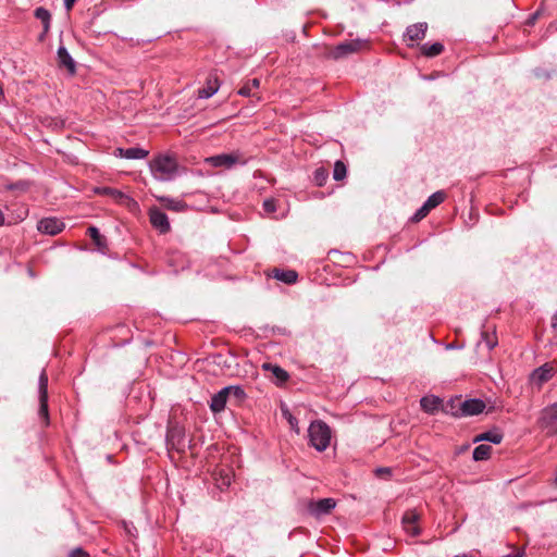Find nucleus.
Segmentation results:
<instances>
[{"label":"nucleus","instance_id":"nucleus-1","mask_svg":"<svg viewBox=\"0 0 557 557\" xmlns=\"http://www.w3.org/2000/svg\"><path fill=\"white\" fill-rule=\"evenodd\" d=\"M150 171L153 177L161 182H169L176 177L178 165L175 158L160 154L150 161Z\"/></svg>","mask_w":557,"mask_h":557},{"label":"nucleus","instance_id":"nucleus-2","mask_svg":"<svg viewBox=\"0 0 557 557\" xmlns=\"http://www.w3.org/2000/svg\"><path fill=\"white\" fill-rule=\"evenodd\" d=\"M308 437L312 447L318 451H324L331 442V429L325 422L315 420L309 425Z\"/></svg>","mask_w":557,"mask_h":557},{"label":"nucleus","instance_id":"nucleus-3","mask_svg":"<svg viewBox=\"0 0 557 557\" xmlns=\"http://www.w3.org/2000/svg\"><path fill=\"white\" fill-rule=\"evenodd\" d=\"M537 426L546 436H557V403L550 404L540 411Z\"/></svg>","mask_w":557,"mask_h":557},{"label":"nucleus","instance_id":"nucleus-4","mask_svg":"<svg viewBox=\"0 0 557 557\" xmlns=\"http://www.w3.org/2000/svg\"><path fill=\"white\" fill-rule=\"evenodd\" d=\"M457 401L459 405L458 410H454V401L450 404L451 414L456 417L475 416L483 412L485 409V403L479 398H471L463 401L457 399Z\"/></svg>","mask_w":557,"mask_h":557},{"label":"nucleus","instance_id":"nucleus-5","mask_svg":"<svg viewBox=\"0 0 557 557\" xmlns=\"http://www.w3.org/2000/svg\"><path fill=\"white\" fill-rule=\"evenodd\" d=\"M207 162L214 168L231 169L235 164L245 165L247 163V159L243 156V153L236 151L232 153L212 156L207 159Z\"/></svg>","mask_w":557,"mask_h":557},{"label":"nucleus","instance_id":"nucleus-6","mask_svg":"<svg viewBox=\"0 0 557 557\" xmlns=\"http://www.w3.org/2000/svg\"><path fill=\"white\" fill-rule=\"evenodd\" d=\"M166 448L183 451L185 448V432L181 426H169L166 431Z\"/></svg>","mask_w":557,"mask_h":557},{"label":"nucleus","instance_id":"nucleus-7","mask_svg":"<svg viewBox=\"0 0 557 557\" xmlns=\"http://www.w3.org/2000/svg\"><path fill=\"white\" fill-rule=\"evenodd\" d=\"M557 367L555 362H546L532 371L530 380L533 384L542 386L555 375Z\"/></svg>","mask_w":557,"mask_h":557},{"label":"nucleus","instance_id":"nucleus-8","mask_svg":"<svg viewBox=\"0 0 557 557\" xmlns=\"http://www.w3.org/2000/svg\"><path fill=\"white\" fill-rule=\"evenodd\" d=\"M65 227V224L57 218H44L37 223V230L50 236L60 234Z\"/></svg>","mask_w":557,"mask_h":557},{"label":"nucleus","instance_id":"nucleus-9","mask_svg":"<svg viewBox=\"0 0 557 557\" xmlns=\"http://www.w3.org/2000/svg\"><path fill=\"white\" fill-rule=\"evenodd\" d=\"M419 518V513L416 509L405 511L401 518V524L407 534L418 536L421 533V529L418 525Z\"/></svg>","mask_w":557,"mask_h":557},{"label":"nucleus","instance_id":"nucleus-10","mask_svg":"<svg viewBox=\"0 0 557 557\" xmlns=\"http://www.w3.org/2000/svg\"><path fill=\"white\" fill-rule=\"evenodd\" d=\"M149 220L151 225L161 234H166L171 230L168 215L159 208H151L149 210Z\"/></svg>","mask_w":557,"mask_h":557},{"label":"nucleus","instance_id":"nucleus-11","mask_svg":"<svg viewBox=\"0 0 557 557\" xmlns=\"http://www.w3.org/2000/svg\"><path fill=\"white\" fill-rule=\"evenodd\" d=\"M363 45H364V41H362L360 39L343 41L334 48L333 58L339 59V58H344L350 53L357 52L361 49V47Z\"/></svg>","mask_w":557,"mask_h":557},{"label":"nucleus","instance_id":"nucleus-12","mask_svg":"<svg viewBox=\"0 0 557 557\" xmlns=\"http://www.w3.org/2000/svg\"><path fill=\"white\" fill-rule=\"evenodd\" d=\"M335 506L336 502L333 498H321L309 504V511L315 517H321L329 515Z\"/></svg>","mask_w":557,"mask_h":557},{"label":"nucleus","instance_id":"nucleus-13","mask_svg":"<svg viewBox=\"0 0 557 557\" xmlns=\"http://www.w3.org/2000/svg\"><path fill=\"white\" fill-rule=\"evenodd\" d=\"M428 30V23L420 22L417 24L409 25L404 34L405 40L419 41L424 39Z\"/></svg>","mask_w":557,"mask_h":557},{"label":"nucleus","instance_id":"nucleus-14","mask_svg":"<svg viewBox=\"0 0 557 557\" xmlns=\"http://www.w3.org/2000/svg\"><path fill=\"white\" fill-rule=\"evenodd\" d=\"M230 397V388L223 387L211 397L210 409L213 413L222 412L225 409Z\"/></svg>","mask_w":557,"mask_h":557},{"label":"nucleus","instance_id":"nucleus-15","mask_svg":"<svg viewBox=\"0 0 557 557\" xmlns=\"http://www.w3.org/2000/svg\"><path fill=\"white\" fill-rule=\"evenodd\" d=\"M58 64L60 67H65L71 75L76 72V64L67 49L64 46L58 48Z\"/></svg>","mask_w":557,"mask_h":557},{"label":"nucleus","instance_id":"nucleus-16","mask_svg":"<svg viewBox=\"0 0 557 557\" xmlns=\"http://www.w3.org/2000/svg\"><path fill=\"white\" fill-rule=\"evenodd\" d=\"M504 438V434L497 428L483 432L473 438V443L490 442L493 444H500Z\"/></svg>","mask_w":557,"mask_h":557},{"label":"nucleus","instance_id":"nucleus-17","mask_svg":"<svg viewBox=\"0 0 557 557\" xmlns=\"http://www.w3.org/2000/svg\"><path fill=\"white\" fill-rule=\"evenodd\" d=\"M87 235L92 239L94 244L99 251L106 252L108 249V242L104 235L100 234L96 226H89L87 228Z\"/></svg>","mask_w":557,"mask_h":557},{"label":"nucleus","instance_id":"nucleus-18","mask_svg":"<svg viewBox=\"0 0 557 557\" xmlns=\"http://www.w3.org/2000/svg\"><path fill=\"white\" fill-rule=\"evenodd\" d=\"M420 405H421V408L423 409V411L428 412V413H435L436 411H438L441 405H442V399L437 396H424L420 399Z\"/></svg>","mask_w":557,"mask_h":557},{"label":"nucleus","instance_id":"nucleus-19","mask_svg":"<svg viewBox=\"0 0 557 557\" xmlns=\"http://www.w3.org/2000/svg\"><path fill=\"white\" fill-rule=\"evenodd\" d=\"M219 82L216 77H209L206 86L198 89V97L200 99H208L216 94L219 90Z\"/></svg>","mask_w":557,"mask_h":557},{"label":"nucleus","instance_id":"nucleus-20","mask_svg":"<svg viewBox=\"0 0 557 557\" xmlns=\"http://www.w3.org/2000/svg\"><path fill=\"white\" fill-rule=\"evenodd\" d=\"M159 201L162 203V206L171 211L174 212H183L187 209V205L185 201L180 199H174L170 197H159Z\"/></svg>","mask_w":557,"mask_h":557},{"label":"nucleus","instance_id":"nucleus-21","mask_svg":"<svg viewBox=\"0 0 557 557\" xmlns=\"http://www.w3.org/2000/svg\"><path fill=\"white\" fill-rule=\"evenodd\" d=\"M34 15L37 20H39L42 23L44 32H42V35L40 36V39H42L44 36L50 29L51 14L47 9H45L42 7H38L35 9Z\"/></svg>","mask_w":557,"mask_h":557},{"label":"nucleus","instance_id":"nucleus-22","mask_svg":"<svg viewBox=\"0 0 557 557\" xmlns=\"http://www.w3.org/2000/svg\"><path fill=\"white\" fill-rule=\"evenodd\" d=\"M421 53L426 58H434L444 51V45L442 42L423 44L420 46Z\"/></svg>","mask_w":557,"mask_h":557},{"label":"nucleus","instance_id":"nucleus-23","mask_svg":"<svg viewBox=\"0 0 557 557\" xmlns=\"http://www.w3.org/2000/svg\"><path fill=\"white\" fill-rule=\"evenodd\" d=\"M95 193L101 196H109L119 202H123L124 199L128 198L123 191L108 186L97 187Z\"/></svg>","mask_w":557,"mask_h":557},{"label":"nucleus","instance_id":"nucleus-24","mask_svg":"<svg viewBox=\"0 0 557 557\" xmlns=\"http://www.w3.org/2000/svg\"><path fill=\"white\" fill-rule=\"evenodd\" d=\"M273 276L286 284H294L296 283L298 278V274L294 270H282V269H274Z\"/></svg>","mask_w":557,"mask_h":557},{"label":"nucleus","instance_id":"nucleus-25","mask_svg":"<svg viewBox=\"0 0 557 557\" xmlns=\"http://www.w3.org/2000/svg\"><path fill=\"white\" fill-rule=\"evenodd\" d=\"M492 446L487 444H480L473 450L472 458L474 461H483L490 458Z\"/></svg>","mask_w":557,"mask_h":557},{"label":"nucleus","instance_id":"nucleus-26","mask_svg":"<svg viewBox=\"0 0 557 557\" xmlns=\"http://www.w3.org/2000/svg\"><path fill=\"white\" fill-rule=\"evenodd\" d=\"M446 198V194L443 190H438L433 193L424 202L428 209L431 211L432 209L440 206Z\"/></svg>","mask_w":557,"mask_h":557},{"label":"nucleus","instance_id":"nucleus-27","mask_svg":"<svg viewBox=\"0 0 557 557\" xmlns=\"http://www.w3.org/2000/svg\"><path fill=\"white\" fill-rule=\"evenodd\" d=\"M149 151L139 147H131L125 149L124 159L137 160L145 159Z\"/></svg>","mask_w":557,"mask_h":557},{"label":"nucleus","instance_id":"nucleus-28","mask_svg":"<svg viewBox=\"0 0 557 557\" xmlns=\"http://www.w3.org/2000/svg\"><path fill=\"white\" fill-rule=\"evenodd\" d=\"M260 86V79L259 78H252L248 81L244 86L240 87L238 90V94L244 97H250L253 95V90L258 89Z\"/></svg>","mask_w":557,"mask_h":557},{"label":"nucleus","instance_id":"nucleus-29","mask_svg":"<svg viewBox=\"0 0 557 557\" xmlns=\"http://www.w3.org/2000/svg\"><path fill=\"white\" fill-rule=\"evenodd\" d=\"M264 369L271 370L273 375L281 382H286L289 377L287 371L278 366H273L270 363L264 364Z\"/></svg>","mask_w":557,"mask_h":557},{"label":"nucleus","instance_id":"nucleus-30","mask_svg":"<svg viewBox=\"0 0 557 557\" xmlns=\"http://www.w3.org/2000/svg\"><path fill=\"white\" fill-rule=\"evenodd\" d=\"M347 168L341 160L336 161L333 169V178L335 181H342L346 177Z\"/></svg>","mask_w":557,"mask_h":557},{"label":"nucleus","instance_id":"nucleus-31","mask_svg":"<svg viewBox=\"0 0 557 557\" xmlns=\"http://www.w3.org/2000/svg\"><path fill=\"white\" fill-rule=\"evenodd\" d=\"M38 393L39 397H48V375L46 370H42L38 379Z\"/></svg>","mask_w":557,"mask_h":557},{"label":"nucleus","instance_id":"nucleus-32","mask_svg":"<svg viewBox=\"0 0 557 557\" xmlns=\"http://www.w3.org/2000/svg\"><path fill=\"white\" fill-rule=\"evenodd\" d=\"M38 414L45 420L46 425L49 424L48 397H39Z\"/></svg>","mask_w":557,"mask_h":557},{"label":"nucleus","instance_id":"nucleus-33","mask_svg":"<svg viewBox=\"0 0 557 557\" xmlns=\"http://www.w3.org/2000/svg\"><path fill=\"white\" fill-rule=\"evenodd\" d=\"M29 188V183L26 181H17L14 183H8L3 186L4 190H20V191H26Z\"/></svg>","mask_w":557,"mask_h":557},{"label":"nucleus","instance_id":"nucleus-34","mask_svg":"<svg viewBox=\"0 0 557 557\" xmlns=\"http://www.w3.org/2000/svg\"><path fill=\"white\" fill-rule=\"evenodd\" d=\"M327 171L323 168H319L313 173L314 182L318 186H323L327 180Z\"/></svg>","mask_w":557,"mask_h":557},{"label":"nucleus","instance_id":"nucleus-35","mask_svg":"<svg viewBox=\"0 0 557 557\" xmlns=\"http://www.w3.org/2000/svg\"><path fill=\"white\" fill-rule=\"evenodd\" d=\"M230 388V397L233 396L237 400H243L246 397L245 391L239 385L225 386Z\"/></svg>","mask_w":557,"mask_h":557},{"label":"nucleus","instance_id":"nucleus-36","mask_svg":"<svg viewBox=\"0 0 557 557\" xmlns=\"http://www.w3.org/2000/svg\"><path fill=\"white\" fill-rule=\"evenodd\" d=\"M262 207L267 213H274L276 211V200L273 198L265 199Z\"/></svg>","mask_w":557,"mask_h":557},{"label":"nucleus","instance_id":"nucleus-37","mask_svg":"<svg viewBox=\"0 0 557 557\" xmlns=\"http://www.w3.org/2000/svg\"><path fill=\"white\" fill-rule=\"evenodd\" d=\"M430 212V210L428 209V207L423 203L422 207L420 209H418L416 211V213L413 214L412 216V221H420L422 220L423 218H425L428 215V213Z\"/></svg>","mask_w":557,"mask_h":557},{"label":"nucleus","instance_id":"nucleus-38","mask_svg":"<svg viewBox=\"0 0 557 557\" xmlns=\"http://www.w3.org/2000/svg\"><path fill=\"white\" fill-rule=\"evenodd\" d=\"M69 557H90V555L82 547H76L70 552Z\"/></svg>","mask_w":557,"mask_h":557},{"label":"nucleus","instance_id":"nucleus-39","mask_svg":"<svg viewBox=\"0 0 557 557\" xmlns=\"http://www.w3.org/2000/svg\"><path fill=\"white\" fill-rule=\"evenodd\" d=\"M283 416L287 419L292 429H295L297 426L298 420L295 417H293L287 410H283Z\"/></svg>","mask_w":557,"mask_h":557},{"label":"nucleus","instance_id":"nucleus-40","mask_svg":"<svg viewBox=\"0 0 557 557\" xmlns=\"http://www.w3.org/2000/svg\"><path fill=\"white\" fill-rule=\"evenodd\" d=\"M484 337H485V344L487 346V348L491 350L493 349L496 345H497V342L494 337L490 336L487 333H483Z\"/></svg>","mask_w":557,"mask_h":557},{"label":"nucleus","instance_id":"nucleus-41","mask_svg":"<svg viewBox=\"0 0 557 557\" xmlns=\"http://www.w3.org/2000/svg\"><path fill=\"white\" fill-rule=\"evenodd\" d=\"M534 75L537 78H544V79H548L550 77V74L546 70H543V69H535Z\"/></svg>","mask_w":557,"mask_h":557},{"label":"nucleus","instance_id":"nucleus-42","mask_svg":"<svg viewBox=\"0 0 557 557\" xmlns=\"http://www.w3.org/2000/svg\"><path fill=\"white\" fill-rule=\"evenodd\" d=\"M376 475H391L392 471L389 468H377L375 470Z\"/></svg>","mask_w":557,"mask_h":557},{"label":"nucleus","instance_id":"nucleus-43","mask_svg":"<svg viewBox=\"0 0 557 557\" xmlns=\"http://www.w3.org/2000/svg\"><path fill=\"white\" fill-rule=\"evenodd\" d=\"M77 0H63L66 11L72 10Z\"/></svg>","mask_w":557,"mask_h":557},{"label":"nucleus","instance_id":"nucleus-44","mask_svg":"<svg viewBox=\"0 0 557 557\" xmlns=\"http://www.w3.org/2000/svg\"><path fill=\"white\" fill-rule=\"evenodd\" d=\"M505 557H524V549H523V548H521V549H519L517 553H515V554H510V555H507V556H505Z\"/></svg>","mask_w":557,"mask_h":557},{"label":"nucleus","instance_id":"nucleus-45","mask_svg":"<svg viewBox=\"0 0 557 557\" xmlns=\"http://www.w3.org/2000/svg\"><path fill=\"white\" fill-rule=\"evenodd\" d=\"M125 149L124 148H116L114 154L120 158H124Z\"/></svg>","mask_w":557,"mask_h":557},{"label":"nucleus","instance_id":"nucleus-46","mask_svg":"<svg viewBox=\"0 0 557 557\" xmlns=\"http://www.w3.org/2000/svg\"><path fill=\"white\" fill-rule=\"evenodd\" d=\"M552 327L557 332V312L552 318Z\"/></svg>","mask_w":557,"mask_h":557},{"label":"nucleus","instance_id":"nucleus-47","mask_svg":"<svg viewBox=\"0 0 557 557\" xmlns=\"http://www.w3.org/2000/svg\"><path fill=\"white\" fill-rule=\"evenodd\" d=\"M457 348H461V346H458V345H456V344H454V343L448 344V345L446 346V349H457Z\"/></svg>","mask_w":557,"mask_h":557},{"label":"nucleus","instance_id":"nucleus-48","mask_svg":"<svg viewBox=\"0 0 557 557\" xmlns=\"http://www.w3.org/2000/svg\"><path fill=\"white\" fill-rule=\"evenodd\" d=\"M4 223H5V218H4L3 212L0 210V226L4 225Z\"/></svg>","mask_w":557,"mask_h":557},{"label":"nucleus","instance_id":"nucleus-49","mask_svg":"<svg viewBox=\"0 0 557 557\" xmlns=\"http://www.w3.org/2000/svg\"><path fill=\"white\" fill-rule=\"evenodd\" d=\"M469 447H470V445H469V444H467V445L462 446V447L460 448V453H461V451L467 450Z\"/></svg>","mask_w":557,"mask_h":557},{"label":"nucleus","instance_id":"nucleus-50","mask_svg":"<svg viewBox=\"0 0 557 557\" xmlns=\"http://www.w3.org/2000/svg\"><path fill=\"white\" fill-rule=\"evenodd\" d=\"M554 483H555V485L557 486V468H556V472H555Z\"/></svg>","mask_w":557,"mask_h":557},{"label":"nucleus","instance_id":"nucleus-51","mask_svg":"<svg viewBox=\"0 0 557 557\" xmlns=\"http://www.w3.org/2000/svg\"><path fill=\"white\" fill-rule=\"evenodd\" d=\"M536 15H537V14L533 15V17L531 18V22H534V21H535Z\"/></svg>","mask_w":557,"mask_h":557},{"label":"nucleus","instance_id":"nucleus-52","mask_svg":"<svg viewBox=\"0 0 557 557\" xmlns=\"http://www.w3.org/2000/svg\"><path fill=\"white\" fill-rule=\"evenodd\" d=\"M536 15H537V14L533 15V17L531 18V22H534V21H535Z\"/></svg>","mask_w":557,"mask_h":557},{"label":"nucleus","instance_id":"nucleus-53","mask_svg":"<svg viewBox=\"0 0 557 557\" xmlns=\"http://www.w3.org/2000/svg\"><path fill=\"white\" fill-rule=\"evenodd\" d=\"M536 15H537V14L533 15V17L531 18V22H534V21H535Z\"/></svg>","mask_w":557,"mask_h":557}]
</instances>
